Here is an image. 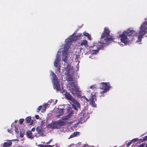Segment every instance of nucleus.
Here are the masks:
<instances>
[{
	"label": "nucleus",
	"mask_w": 147,
	"mask_h": 147,
	"mask_svg": "<svg viewBox=\"0 0 147 147\" xmlns=\"http://www.w3.org/2000/svg\"><path fill=\"white\" fill-rule=\"evenodd\" d=\"M71 65L70 64H68L67 67L66 68V71H67V74H69L70 71H71Z\"/></svg>",
	"instance_id": "obj_20"
},
{
	"label": "nucleus",
	"mask_w": 147,
	"mask_h": 147,
	"mask_svg": "<svg viewBox=\"0 0 147 147\" xmlns=\"http://www.w3.org/2000/svg\"><path fill=\"white\" fill-rule=\"evenodd\" d=\"M71 43L70 41H67L65 44L64 49L65 50L67 51L70 47Z\"/></svg>",
	"instance_id": "obj_13"
},
{
	"label": "nucleus",
	"mask_w": 147,
	"mask_h": 147,
	"mask_svg": "<svg viewBox=\"0 0 147 147\" xmlns=\"http://www.w3.org/2000/svg\"><path fill=\"white\" fill-rule=\"evenodd\" d=\"M68 87L73 96H75L78 98L81 97L82 95L81 91L77 86V83L73 82L69 83Z\"/></svg>",
	"instance_id": "obj_3"
},
{
	"label": "nucleus",
	"mask_w": 147,
	"mask_h": 147,
	"mask_svg": "<svg viewBox=\"0 0 147 147\" xmlns=\"http://www.w3.org/2000/svg\"><path fill=\"white\" fill-rule=\"evenodd\" d=\"M110 31L108 28H105L102 34L101 37V40L100 42L102 44L101 45V46L98 48L97 49H93V53L96 54L99 51V49H102L104 47L111 42L113 40L114 38L113 36L110 35Z\"/></svg>",
	"instance_id": "obj_1"
},
{
	"label": "nucleus",
	"mask_w": 147,
	"mask_h": 147,
	"mask_svg": "<svg viewBox=\"0 0 147 147\" xmlns=\"http://www.w3.org/2000/svg\"><path fill=\"white\" fill-rule=\"evenodd\" d=\"M86 100L87 101H89V100H88V99L86 98Z\"/></svg>",
	"instance_id": "obj_46"
},
{
	"label": "nucleus",
	"mask_w": 147,
	"mask_h": 147,
	"mask_svg": "<svg viewBox=\"0 0 147 147\" xmlns=\"http://www.w3.org/2000/svg\"><path fill=\"white\" fill-rule=\"evenodd\" d=\"M83 147H86V144H84L83 146Z\"/></svg>",
	"instance_id": "obj_47"
},
{
	"label": "nucleus",
	"mask_w": 147,
	"mask_h": 147,
	"mask_svg": "<svg viewBox=\"0 0 147 147\" xmlns=\"http://www.w3.org/2000/svg\"><path fill=\"white\" fill-rule=\"evenodd\" d=\"M67 52L64 51L63 55H62V61L64 62L67 61Z\"/></svg>",
	"instance_id": "obj_12"
},
{
	"label": "nucleus",
	"mask_w": 147,
	"mask_h": 147,
	"mask_svg": "<svg viewBox=\"0 0 147 147\" xmlns=\"http://www.w3.org/2000/svg\"><path fill=\"white\" fill-rule=\"evenodd\" d=\"M31 116H29L26 118V121L27 123H30V125L33 124V121L31 119Z\"/></svg>",
	"instance_id": "obj_15"
},
{
	"label": "nucleus",
	"mask_w": 147,
	"mask_h": 147,
	"mask_svg": "<svg viewBox=\"0 0 147 147\" xmlns=\"http://www.w3.org/2000/svg\"><path fill=\"white\" fill-rule=\"evenodd\" d=\"M51 103V100L48 101L47 103V107L48 105H50Z\"/></svg>",
	"instance_id": "obj_33"
},
{
	"label": "nucleus",
	"mask_w": 147,
	"mask_h": 147,
	"mask_svg": "<svg viewBox=\"0 0 147 147\" xmlns=\"http://www.w3.org/2000/svg\"><path fill=\"white\" fill-rule=\"evenodd\" d=\"M68 81L69 82H71L73 80V78L72 76H71L70 75L68 77Z\"/></svg>",
	"instance_id": "obj_26"
},
{
	"label": "nucleus",
	"mask_w": 147,
	"mask_h": 147,
	"mask_svg": "<svg viewBox=\"0 0 147 147\" xmlns=\"http://www.w3.org/2000/svg\"><path fill=\"white\" fill-rule=\"evenodd\" d=\"M57 100L56 99H51V103L52 104V105H55L57 103Z\"/></svg>",
	"instance_id": "obj_25"
},
{
	"label": "nucleus",
	"mask_w": 147,
	"mask_h": 147,
	"mask_svg": "<svg viewBox=\"0 0 147 147\" xmlns=\"http://www.w3.org/2000/svg\"><path fill=\"white\" fill-rule=\"evenodd\" d=\"M23 135H21V134H20V136L21 137H23Z\"/></svg>",
	"instance_id": "obj_48"
},
{
	"label": "nucleus",
	"mask_w": 147,
	"mask_h": 147,
	"mask_svg": "<svg viewBox=\"0 0 147 147\" xmlns=\"http://www.w3.org/2000/svg\"><path fill=\"white\" fill-rule=\"evenodd\" d=\"M15 131L16 132V133L17 134H19V131H18V129L16 127H15Z\"/></svg>",
	"instance_id": "obj_31"
},
{
	"label": "nucleus",
	"mask_w": 147,
	"mask_h": 147,
	"mask_svg": "<svg viewBox=\"0 0 147 147\" xmlns=\"http://www.w3.org/2000/svg\"><path fill=\"white\" fill-rule=\"evenodd\" d=\"M73 113V112L72 111H71L68 115L63 117V119L64 120H67L71 117Z\"/></svg>",
	"instance_id": "obj_17"
},
{
	"label": "nucleus",
	"mask_w": 147,
	"mask_h": 147,
	"mask_svg": "<svg viewBox=\"0 0 147 147\" xmlns=\"http://www.w3.org/2000/svg\"><path fill=\"white\" fill-rule=\"evenodd\" d=\"M144 139L145 140H147V136L145 137Z\"/></svg>",
	"instance_id": "obj_45"
},
{
	"label": "nucleus",
	"mask_w": 147,
	"mask_h": 147,
	"mask_svg": "<svg viewBox=\"0 0 147 147\" xmlns=\"http://www.w3.org/2000/svg\"><path fill=\"white\" fill-rule=\"evenodd\" d=\"M95 95L91 94L90 98V104L93 107H96V104L95 103V101L96 100V99L95 98Z\"/></svg>",
	"instance_id": "obj_9"
},
{
	"label": "nucleus",
	"mask_w": 147,
	"mask_h": 147,
	"mask_svg": "<svg viewBox=\"0 0 147 147\" xmlns=\"http://www.w3.org/2000/svg\"><path fill=\"white\" fill-rule=\"evenodd\" d=\"M144 145L143 144H141L138 147H143Z\"/></svg>",
	"instance_id": "obj_43"
},
{
	"label": "nucleus",
	"mask_w": 147,
	"mask_h": 147,
	"mask_svg": "<svg viewBox=\"0 0 147 147\" xmlns=\"http://www.w3.org/2000/svg\"><path fill=\"white\" fill-rule=\"evenodd\" d=\"M44 109H42V112H44L45 111V110H46V103H45V105L44 106Z\"/></svg>",
	"instance_id": "obj_30"
},
{
	"label": "nucleus",
	"mask_w": 147,
	"mask_h": 147,
	"mask_svg": "<svg viewBox=\"0 0 147 147\" xmlns=\"http://www.w3.org/2000/svg\"><path fill=\"white\" fill-rule=\"evenodd\" d=\"M81 42L80 44L81 45H84L85 47L86 48L88 46V42L86 40H84L81 41Z\"/></svg>",
	"instance_id": "obj_19"
},
{
	"label": "nucleus",
	"mask_w": 147,
	"mask_h": 147,
	"mask_svg": "<svg viewBox=\"0 0 147 147\" xmlns=\"http://www.w3.org/2000/svg\"><path fill=\"white\" fill-rule=\"evenodd\" d=\"M46 124L45 121L41 122L40 126L36 128V130L38 134L42 136H45L46 133Z\"/></svg>",
	"instance_id": "obj_7"
},
{
	"label": "nucleus",
	"mask_w": 147,
	"mask_h": 147,
	"mask_svg": "<svg viewBox=\"0 0 147 147\" xmlns=\"http://www.w3.org/2000/svg\"><path fill=\"white\" fill-rule=\"evenodd\" d=\"M89 34L88 33H85V34H84V35L85 36H89Z\"/></svg>",
	"instance_id": "obj_41"
},
{
	"label": "nucleus",
	"mask_w": 147,
	"mask_h": 147,
	"mask_svg": "<svg viewBox=\"0 0 147 147\" xmlns=\"http://www.w3.org/2000/svg\"><path fill=\"white\" fill-rule=\"evenodd\" d=\"M60 61V58L59 57V55L57 54L56 56V58L55 59L54 64L55 67H56L59 65V63Z\"/></svg>",
	"instance_id": "obj_11"
},
{
	"label": "nucleus",
	"mask_w": 147,
	"mask_h": 147,
	"mask_svg": "<svg viewBox=\"0 0 147 147\" xmlns=\"http://www.w3.org/2000/svg\"><path fill=\"white\" fill-rule=\"evenodd\" d=\"M61 64L60 63H59V65L58 66H57L56 67L57 68V69L56 70V73H59L61 71V65H60Z\"/></svg>",
	"instance_id": "obj_22"
},
{
	"label": "nucleus",
	"mask_w": 147,
	"mask_h": 147,
	"mask_svg": "<svg viewBox=\"0 0 147 147\" xmlns=\"http://www.w3.org/2000/svg\"><path fill=\"white\" fill-rule=\"evenodd\" d=\"M26 136L27 137L29 138L32 139L34 137V136L32 134L31 131H28L26 133Z\"/></svg>",
	"instance_id": "obj_18"
},
{
	"label": "nucleus",
	"mask_w": 147,
	"mask_h": 147,
	"mask_svg": "<svg viewBox=\"0 0 147 147\" xmlns=\"http://www.w3.org/2000/svg\"><path fill=\"white\" fill-rule=\"evenodd\" d=\"M35 117L36 118V119H38L39 118V116L38 115H35Z\"/></svg>",
	"instance_id": "obj_36"
},
{
	"label": "nucleus",
	"mask_w": 147,
	"mask_h": 147,
	"mask_svg": "<svg viewBox=\"0 0 147 147\" xmlns=\"http://www.w3.org/2000/svg\"><path fill=\"white\" fill-rule=\"evenodd\" d=\"M140 28V31L138 32L139 35L137 42H141L142 37L147 33V21L144 22Z\"/></svg>",
	"instance_id": "obj_4"
},
{
	"label": "nucleus",
	"mask_w": 147,
	"mask_h": 147,
	"mask_svg": "<svg viewBox=\"0 0 147 147\" xmlns=\"http://www.w3.org/2000/svg\"><path fill=\"white\" fill-rule=\"evenodd\" d=\"M79 134V132L75 131L71 135L70 137V138H72L76 136L77 135Z\"/></svg>",
	"instance_id": "obj_23"
},
{
	"label": "nucleus",
	"mask_w": 147,
	"mask_h": 147,
	"mask_svg": "<svg viewBox=\"0 0 147 147\" xmlns=\"http://www.w3.org/2000/svg\"><path fill=\"white\" fill-rule=\"evenodd\" d=\"M38 146L39 147H46V145H43L42 144H39Z\"/></svg>",
	"instance_id": "obj_35"
},
{
	"label": "nucleus",
	"mask_w": 147,
	"mask_h": 147,
	"mask_svg": "<svg viewBox=\"0 0 147 147\" xmlns=\"http://www.w3.org/2000/svg\"><path fill=\"white\" fill-rule=\"evenodd\" d=\"M54 145H47V147H53V146H54Z\"/></svg>",
	"instance_id": "obj_40"
},
{
	"label": "nucleus",
	"mask_w": 147,
	"mask_h": 147,
	"mask_svg": "<svg viewBox=\"0 0 147 147\" xmlns=\"http://www.w3.org/2000/svg\"><path fill=\"white\" fill-rule=\"evenodd\" d=\"M64 111V109H58L56 113L57 114V116H60L63 115Z\"/></svg>",
	"instance_id": "obj_16"
},
{
	"label": "nucleus",
	"mask_w": 147,
	"mask_h": 147,
	"mask_svg": "<svg viewBox=\"0 0 147 147\" xmlns=\"http://www.w3.org/2000/svg\"><path fill=\"white\" fill-rule=\"evenodd\" d=\"M82 36V34H78L77 35H76V36H73V37H74V38H75L74 39H72V40L73 41L77 39H78V38H80V37H81Z\"/></svg>",
	"instance_id": "obj_21"
},
{
	"label": "nucleus",
	"mask_w": 147,
	"mask_h": 147,
	"mask_svg": "<svg viewBox=\"0 0 147 147\" xmlns=\"http://www.w3.org/2000/svg\"><path fill=\"white\" fill-rule=\"evenodd\" d=\"M90 88L93 90H94V89L96 88L94 86H90Z\"/></svg>",
	"instance_id": "obj_34"
},
{
	"label": "nucleus",
	"mask_w": 147,
	"mask_h": 147,
	"mask_svg": "<svg viewBox=\"0 0 147 147\" xmlns=\"http://www.w3.org/2000/svg\"><path fill=\"white\" fill-rule=\"evenodd\" d=\"M135 30L128 29L124 31L119 35L121 42L126 44L131 43L134 38V34H136Z\"/></svg>",
	"instance_id": "obj_2"
},
{
	"label": "nucleus",
	"mask_w": 147,
	"mask_h": 147,
	"mask_svg": "<svg viewBox=\"0 0 147 147\" xmlns=\"http://www.w3.org/2000/svg\"><path fill=\"white\" fill-rule=\"evenodd\" d=\"M65 98L69 100L71 104H72L73 107L75 110H77L78 108L80 107V104L69 93H67L65 94Z\"/></svg>",
	"instance_id": "obj_5"
},
{
	"label": "nucleus",
	"mask_w": 147,
	"mask_h": 147,
	"mask_svg": "<svg viewBox=\"0 0 147 147\" xmlns=\"http://www.w3.org/2000/svg\"><path fill=\"white\" fill-rule=\"evenodd\" d=\"M12 142L10 140H8L6 142H4L3 145L4 147H9L11 146Z\"/></svg>",
	"instance_id": "obj_14"
},
{
	"label": "nucleus",
	"mask_w": 147,
	"mask_h": 147,
	"mask_svg": "<svg viewBox=\"0 0 147 147\" xmlns=\"http://www.w3.org/2000/svg\"><path fill=\"white\" fill-rule=\"evenodd\" d=\"M52 141V139H51L49 142H47V144H49Z\"/></svg>",
	"instance_id": "obj_38"
},
{
	"label": "nucleus",
	"mask_w": 147,
	"mask_h": 147,
	"mask_svg": "<svg viewBox=\"0 0 147 147\" xmlns=\"http://www.w3.org/2000/svg\"><path fill=\"white\" fill-rule=\"evenodd\" d=\"M131 143L132 142L130 141L129 142H128V143L127 144V146L128 147H129L131 144Z\"/></svg>",
	"instance_id": "obj_32"
},
{
	"label": "nucleus",
	"mask_w": 147,
	"mask_h": 147,
	"mask_svg": "<svg viewBox=\"0 0 147 147\" xmlns=\"http://www.w3.org/2000/svg\"><path fill=\"white\" fill-rule=\"evenodd\" d=\"M138 140V138H135L134 139H133L132 140H131V142H135L137 141Z\"/></svg>",
	"instance_id": "obj_27"
},
{
	"label": "nucleus",
	"mask_w": 147,
	"mask_h": 147,
	"mask_svg": "<svg viewBox=\"0 0 147 147\" xmlns=\"http://www.w3.org/2000/svg\"><path fill=\"white\" fill-rule=\"evenodd\" d=\"M58 91H60V92L61 93L64 94L65 95V94L67 93H68L67 91H65V90L63 89H62L61 90V88H60V90H56Z\"/></svg>",
	"instance_id": "obj_24"
},
{
	"label": "nucleus",
	"mask_w": 147,
	"mask_h": 147,
	"mask_svg": "<svg viewBox=\"0 0 147 147\" xmlns=\"http://www.w3.org/2000/svg\"><path fill=\"white\" fill-rule=\"evenodd\" d=\"M42 107V106H39L38 108L37 109V112H39L40 110L41 109Z\"/></svg>",
	"instance_id": "obj_29"
},
{
	"label": "nucleus",
	"mask_w": 147,
	"mask_h": 147,
	"mask_svg": "<svg viewBox=\"0 0 147 147\" xmlns=\"http://www.w3.org/2000/svg\"><path fill=\"white\" fill-rule=\"evenodd\" d=\"M51 74L52 76V81L53 84V87L56 90H60V84L59 80L56 75L53 72H52Z\"/></svg>",
	"instance_id": "obj_6"
},
{
	"label": "nucleus",
	"mask_w": 147,
	"mask_h": 147,
	"mask_svg": "<svg viewBox=\"0 0 147 147\" xmlns=\"http://www.w3.org/2000/svg\"><path fill=\"white\" fill-rule=\"evenodd\" d=\"M35 130V128H33L32 129L31 131H34Z\"/></svg>",
	"instance_id": "obj_44"
},
{
	"label": "nucleus",
	"mask_w": 147,
	"mask_h": 147,
	"mask_svg": "<svg viewBox=\"0 0 147 147\" xmlns=\"http://www.w3.org/2000/svg\"><path fill=\"white\" fill-rule=\"evenodd\" d=\"M97 46V44L96 43H95L94 44H93V46H91L90 47L91 48L93 47H94Z\"/></svg>",
	"instance_id": "obj_37"
},
{
	"label": "nucleus",
	"mask_w": 147,
	"mask_h": 147,
	"mask_svg": "<svg viewBox=\"0 0 147 147\" xmlns=\"http://www.w3.org/2000/svg\"><path fill=\"white\" fill-rule=\"evenodd\" d=\"M53 127H52V128H59L60 127L64 125V122L61 121H59L58 122H55L53 124Z\"/></svg>",
	"instance_id": "obj_10"
},
{
	"label": "nucleus",
	"mask_w": 147,
	"mask_h": 147,
	"mask_svg": "<svg viewBox=\"0 0 147 147\" xmlns=\"http://www.w3.org/2000/svg\"><path fill=\"white\" fill-rule=\"evenodd\" d=\"M111 87L109 83L102 82L100 83V88L104 90L101 92L100 93L101 94H104L106 92L109 91Z\"/></svg>",
	"instance_id": "obj_8"
},
{
	"label": "nucleus",
	"mask_w": 147,
	"mask_h": 147,
	"mask_svg": "<svg viewBox=\"0 0 147 147\" xmlns=\"http://www.w3.org/2000/svg\"><path fill=\"white\" fill-rule=\"evenodd\" d=\"M8 131V132L11 133L12 132V131H11V129H8L7 130Z\"/></svg>",
	"instance_id": "obj_39"
},
{
	"label": "nucleus",
	"mask_w": 147,
	"mask_h": 147,
	"mask_svg": "<svg viewBox=\"0 0 147 147\" xmlns=\"http://www.w3.org/2000/svg\"><path fill=\"white\" fill-rule=\"evenodd\" d=\"M87 37L90 40H91V37L90 35V34H89V36H87Z\"/></svg>",
	"instance_id": "obj_42"
},
{
	"label": "nucleus",
	"mask_w": 147,
	"mask_h": 147,
	"mask_svg": "<svg viewBox=\"0 0 147 147\" xmlns=\"http://www.w3.org/2000/svg\"><path fill=\"white\" fill-rule=\"evenodd\" d=\"M24 121V119H20L19 120L20 123L21 124H22L23 123Z\"/></svg>",
	"instance_id": "obj_28"
}]
</instances>
